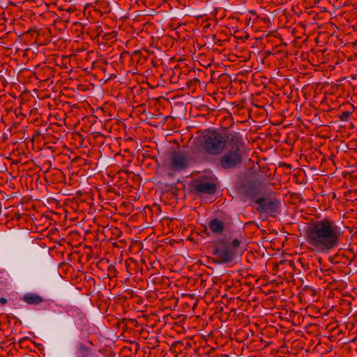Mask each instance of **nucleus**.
<instances>
[{
  "mask_svg": "<svg viewBox=\"0 0 357 357\" xmlns=\"http://www.w3.org/2000/svg\"><path fill=\"white\" fill-rule=\"evenodd\" d=\"M112 269H114V266H112V267H109V270L110 271V270H112Z\"/></svg>",
  "mask_w": 357,
  "mask_h": 357,
  "instance_id": "21",
  "label": "nucleus"
},
{
  "mask_svg": "<svg viewBox=\"0 0 357 357\" xmlns=\"http://www.w3.org/2000/svg\"><path fill=\"white\" fill-rule=\"evenodd\" d=\"M232 128L233 126H229V123L228 126L225 123V149L234 147L243 149L244 143L242 135Z\"/></svg>",
  "mask_w": 357,
  "mask_h": 357,
  "instance_id": "8",
  "label": "nucleus"
},
{
  "mask_svg": "<svg viewBox=\"0 0 357 357\" xmlns=\"http://www.w3.org/2000/svg\"><path fill=\"white\" fill-rule=\"evenodd\" d=\"M234 102H227L225 101V122L229 121V126H232L234 124V120L233 119V113L231 109H234Z\"/></svg>",
  "mask_w": 357,
  "mask_h": 357,
  "instance_id": "13",
  "label": "nucleus"
},
{
  "mask_svg": "<svg viewBox=\"0 0 357 357\" xmlns=\"http://www.w3.org/2000/svg\"><path fill=\"white\" fill-rule=\"evenodd\" d=\"M209 248L212 254L211 259L216 264L223 263V240L219 238L211 242Z\"/></svg>",
  "mask_w": 357,
  "mask_h": 357,
  "instance_id": "9",
  "label": "nucleus"
},
{
  "mask_svg": "<svg viewBox=\"0 0 357 357\" xmlns=\"http://www.w3.org/2000/svg\"><path fill=\"white\" fill-rule=\"evenodd\" d=\"M224 58H225V61H226V55L225 54L224 56Z\"/></svg>",
  "mask_w": 357,
  "mask_h": 357,
  "instance_id": "24",
  "label": "nucleus"
},
{
  "mask_svg": "<svg viewBox=\"0 0 357 357\" xmlns=\"http://www.w3.org/2000/svg\"><path fill=\"white\" fill-rule=\"evenodd\" d=\"M231 8V5L228 3V4H226L225 3V8H224V10H229L230 8Z\"/></svg>",
  "mask_w": 357,
  "mask_h": 357,
  "instance_id": "18",
  "label": "nucleus"
},
{
  "mask_svg": "<svg viewBox=\"0 0 357 357\" xmlns=\"http://www.w3.org/2000/svg\"><path fill=\"white\" fill-rule=\"evenodd\" d=\"M208 229L213 234L221 235L223 232V222L217 218L212 219L208 222Z\"/></svg>",
  "mask_w": 357,
  "mask_h": 357,
  "instance_id": "11",
  "label": "nucleus"
},
{
  "mask_svg": "<svg viewBox=\"0 0 357 357\" xmlns=\"http://www.w3.org/2000/svg\"><path fill=\"white\" fill-rule=\"evenodd\" d=\"M190 158L183 151H174L172 153L169 162L168 168L174 172H179L188 168L190 165Z\"/></svg>",
  "mask_w": 357,
  "mask_h": 357,
  "instance_id": "6",
  "label": "nucleus"
},
{
  "mask_svg": "<svg viewBox=\"0 0 357 357\" xmlns=\"http://www.w3.org/2000/svg\"><path fill=\"white\" fill-rule=\"evenodd\" d=\"M224 357H229L227 354H225Z\"/></svg>",
  "mask_w": 357,
  "mask_h": 357,
  "instance_id": "22",
  "label": "nucleus"
},
{
  "mask_svg": "<svg viewBox=\"0 0 357 357\" xmlns=\"http://www.w3.org/2000/svg\"><path fill=\"white\" fill-rule=\"evenodd\" d=\"M243 190L245 195L254 200L255 203L257 199L264 195H268L270 193H273L271 190H268L264 186L261 185L257 181H249L244 183L243 185Z\"/></svg>",
  "mask_w": 357,
  "mask_h": 357,
  "instance_id": "7",
  "label": "nucleus"
},
{
  "mask_svg": "<svg viewBox=\"0 0 357 357\" xmlns=\"http://www.w3.org/2000/svg\"><path fill=\"white\" fill-rule=\"evenodd\" d=\"M201 149L208 155H216L223 151V131L208 129L199 139Z\"/></svg>",
  "mask_w": 357,
  "mask_h": 357,
  "instance_id": "3",
  "label": "nucleus"
},
{
  "mask_svg": "<svg viewBox=\"0 0 357 357\" xmlns=\"http://www.w3.org/2000/svg\"><path fill=\"white\" fill-rule=\"evenodd\" d=\"M243 149L236 147L225 149V170H236L243 165Z\"/></svg>",
  "mask_w": 357,
  "mask_h": 357,
  "instance_id": "5",
  "label": "nucleus"
},
{
  "mask_svg": "<svg viewBox=\"0 0 357 357\" xmlns=\"http://www.w3.org/2000/svg\"><path fill=\"white\" fill-rule=\"evenodd\" d=\"M220 162H221V163H223V159H222V160H220Z\"/></svg>",
  "mask_w": 357,
  "mask_h": 357,
  "instance_id": "25",
  "label": "nucleus"
},
{
  "mask_svg": "<svg viewBox=\"0 0 357 357\" xmlns=\"http://www.w3.org/2000/svg\"><path fill=\"white\" fill-rule=\"evenodd\" d=\"M227 344H228V342L225 341V343H224L225 347L227 346Z\"/></svg>",
  "mask_w": 357,
  "mask_h": 357,
  "instance_id": "20",
  "label": "nucleus"
},
{
  "mask_svg": "<svg viewBox=\"0 0 357 357\" xmlns=\"http://www.w3.org/2000/svg\"><path fill=\"white\" fill-rule=\"evenodd\" d=\"M194 190L197 193L213 194L216 190V185L208 181L196 182Z\"/></svg>",
  "mask_w": 357,
  "mask_h": 357,
  "instance_id": "10",
  "label": "nucleus"
},
{
  "mask_svg": "<svg viewBox=\"0 0 357 357\" xmlns=\"http://www.w3.org/2000/svg\"><path fill=\"white\" fill-rule=\"evenodd\" d=\"M224 284H225V290L226 289V288H229L231 287L230 284H227V282H226V280L225 279V282H224Z\"/></svg>",
  "mask_w": 357,
  "mask_h": 357,
  "instance_id": "19",
  "label": "nucleus"
},
{
  "mask_svg": "<svg viewBox=\"0 0 357 357\" xmlns=\"http://www.w3.org/2000/svg\"><path fill=\"white\" fill-rule=\"evenodd\" d=\"M270 193L258 199L256 204L258 205L257 210L261 213H268L272 216H276L280 213V202L273 198Z\"/></svg>",
  "mask_w": 357,
  "mask_h": 357,
  "instance_id": "4",
  "label": "nucleus"
},
{
  "mask_svg": "<svg viewBox=\"0 0 357 357\" xmlns=\"http://www.w3.org/2000/svg\"><path fill=\"white\" fill-rule=\"evenodd\" d=\"M227 71V66L225 65V84L228 83L231 84V76L226 72ZM233 86H231V88L227 90V86L225 85V95L227 93L230 97L234 96L236 93V90L232 89Z\"/></svg>",
  "mask_w": 357,
  "mask_h": 357,
  "instance_id": "14",
  "label": "nucleus"
},
{
  "mask_svg": "<svg viewBox=\"0 0 357 357\" xmlns=\"http://www.w3.org/2000/svg\"><path fill=\"white\" fill-rule=\"evenodd\" d=\"M351 114V112H349V111H346L344 112H343L340 116V119L341 121H344V122H346L347 121L349 117L350 116V115Z\"/></svg>",
  "mask_w": 357,
  "mask_h": 357,
  "instance_id": "15",
  "label": "nucleus"
},
{
  "mask_svg": "<svg viewBox=\"0 0 357 357\" xmlns=\"http://www.w3.org/2000/svg\"><path fill=\"white\" fill-rule=\"evenodd\" d=\"M308 243L321 253H327L339 244L341 227L330 220H320L305 227Z\"/></svg>",
  "mask_w": 357,
  "mask_h": 357,
  "instance_id": "1",
  "label": "nucleus"
},
{
  "mask_svg": "<svg viewBox=\"0 0 357 357\" xmlns=\"http://www.w3.org/2000/svg\"><path fill=\"white\" fill-rule=\"evenodd\" d=\"M22 300L26 303L33 305H39L44 301V298L36 293H27L24 294Z\"/></svg>",
  "mask_w": 357,
  "mask_h": 357,
  "instance_id": "12",
  "label": "nucleus"
},
{
  "mask_svg": "<svg viewBox=\"0 0 357 357\" xmlns=\"http://www.w3.org/2000/svg\"><path fill=\"white\" fill-rule=\"evenodd\" d=\"M241 238L239 226L225 218V265L231 266L238 262L242 253L240 248Z\"/></svg>",
  "mask_w": 357,
  "mask_h": 357,
  "instance_id": "2",
  "label": "nucleus"
},
{
  "mask_svg": "<svg viewBox=\"0 0 357 357\" xmlns=\"http://www.w3.org/2000/svg\"><path fill=\"white\" fill-rule=\"evenodd\" d=\"M226 333V331L225 330V334ZM224 338H226V335H225Z\"/></svg>",
  "mask_w": 357,
  "mask_h": 357,
  "instance_id": "23",
  "label": "nucleus"
},
{
  "mask_svg": "<svg viewBox=\"0 0 357 357\" xmlns=\"http://www.w3.org/2000/svg\"><path fill=\"white\" fill-rule=\"evenodd\" d=\"M224 296H225V298H227V302H228L229 303H231V302H234V298H231V297H228L227 294H225H225H224Z\"/></svg>",
  "mask_w": 357,
  "mask_h": 357,
  "instance_id": "16",
  "label": "nucleus"
},
{
  "mask_svg": "<svg viewBox=\"0 0 357 357\" xmlns=\"http://www.w3.org/2000/svg\"><path fill=\"white\" fill-rule=\"evenodd\" d=\"M7 302H8V301H7V299L6 298L1 297L0 298V305H3L6 304Z\"/></svg>",
  "mask_w": 357,
  "mask_h": 357,
  "instance_id": "17",
  "label": "nucleus"
}]
</instances>
